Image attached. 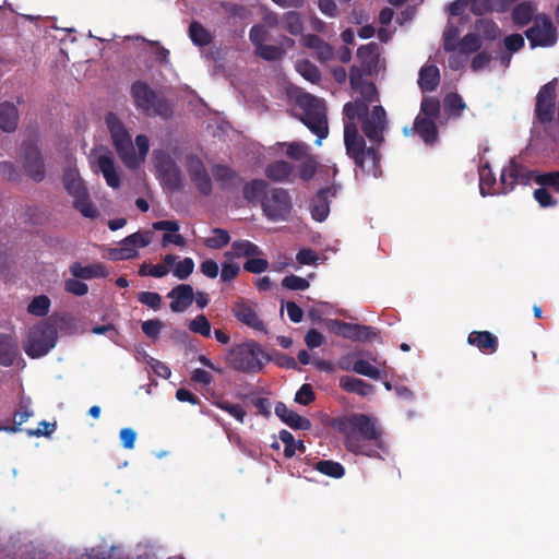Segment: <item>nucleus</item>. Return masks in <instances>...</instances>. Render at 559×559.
I'll list each match as a JSON object with an SVG mask.
<instances>
[{
	"mask_svg": "<svg viewBox=\"0 0 559 559\" xmlns=\"http://www.w3.org/2000/svg\"><path fill=\"white\" fill-rule=\"evenodd\" d=\"M331 426L343 435L346 450L355 455L374 457L382 447V431L376 420L365 414L333 418Z\"/></svg>",
	"mask_w": 559,
	"mask_h": 559,
	"instance_id": "nucleus-1",
	"label": "nucleus"
},
{
	"mask_svg": "<svg viewBox=\"0 0 559 559\" xmlns=\"http://www.w3.org/2000/svg\"><path fill=\"white\" fill-rule=\"evenodd\" d=\"M343 115L347 121L360 123L364 135L371 144L381 146L384 143L389 120L381 105H376L370 110L360 102H347L343 107Z\"/></svg>",
	"mask_w": 559,
	"mask_h": 559,
	"instance_id": "nucleus-2",
	"label": "nucleus"
},
{
	"mask_svg": "<svg viewBox=\"0 0 559 559\" xmlns=\"http://www.w3.org/2000/svg\"><path fill=\"white\" fill-rule=\"evenodd\" d=\"M344 144L346 154L354 160L356 167L364 173L378 177L381 173V154L377 145L366 146L365 135L358 131L357 123L349 122L344 118Z\"/></svg>",
	"mask_w": 559,
	"mask_h": 559,
	"instance_id": "nucleus-3",
	"label": "nucleus"
},
{
	"mask_svg": "<svg viewBox=\"0 0 559 559\" xmlns=\"http://www.w3.org/2000/svg\"><path fill=\"white\" fill-rule=\"evenodd\" d=\"M269 355L255 341H248L233 346L226 355V361L233 369L243 373H258L263 369Z\"/></svg>",
	"mask_w": 559,
	"mask_h": 559,
	"instance_id": "nucleus-4",
	"label": "nucleus"
},
{
	"mask_svg": "<svg viewBox=\"0 0 559 559\" xmlns=\"http://www.w3.org/2000/svg\"><path fill=\"white\" fill-rule=\"evenodd\" d=\"M298 105L302 109L301 122L317 135L316 143L320 145L321 141L329 135L324 102L313 95L305 94L299 97Z\"/></svg>",
	"mask_w": 559,
	"mask_h": 559,
	"instance_id": "nucleus-5",
	"label": "nucleus"
},
{
	"mask_svg": "<svg viewBox=\"0 0 559 559\" xmlns=\"http://www.w3.org/2000/svg\"><path fill=\"white\" fill-rule=\"evenodd\" d=\"M131 96L135 106L148 116L169 118L173 115V107L168 100L156 94L143 81H135L131 85Z\"/></svg>",
	"mask_w": 559,
	"mask_h": 559,
	"instance_id": "nucleus-6",
	"label": "nucleus"
},
{
	"mask_svg": "<svg viewBox=\"0 0 559 559\" xmlns=\"http://www.w3.org/2000/svg\"><path fill=\"white\" fill-rule=\"evenodd\" d=\"M58 332L53 324L41 322L28 330L23 348L31 358H40L47 355L57 343Z\"/></svg>",
	"mask_w": 559,
	"mask_h": 559,
	"instance_id": "nucleus-7",
	"label": "nucleus"
},
{
	"mask_svg": "<svg viewBox=\"0 0 559 559\" xmlns=\"http://www.w3.org/2000/svg\"><path fill=\"white\" fill-rule=\"evenodd\" d=\"M63 186L67 192L73 198V207L84 217L95 218L98 215L93 206L87 188L75 169L69 168L63 174Z\"/></svg>",
	"mask_w": 559,
	"mask_h": 559,
	"instance_id": "nucleus-8",
	"label": "nucleus"
},
{
	"mask_svg": "<svg viewBox=\"0 0 559 559\" xmlns=\"http://www.w3.org/2000/svg\"><path fill=\"white\" fill-rule=\"evenodd\" d=\"M261 209L269 221H287L293 211V200L286 189L270 188L261 200Z\"/></svg>",
	"mask_w": 559,
	"mask_h": 559,
	"instance_id": "nucleus-9",
	"label": "nucleus"
},
{
	"mask_svg": "<svg viewBox=\"0 0 559 559\" xmlns=\"http://www.w3.org/2000/svg\"><path fill=\"white\" fill-rule=\"evenodd\" d=\"M106 124L111 136L112 145L121 162L124 165L127 160L134 164L135 158L133 156V143L131 135L121 120L117 115L109 112L106 116Z\"/></svg>",
	"mask_w": 559,
	"mask_h": 559,
	"instance_id": "nucleus-10",
	"label": "nucleus"
},
{
	"mask_svg": "<svg viewBox=\"0 0 559 559\" xmlns=\"http://www.w3.org/2000/svg\"><path fill=\"white\" fill-rule=\"evenodd\" d=\"M557 80L544 84L537 95L534 108L535 120L543 124L552 122L556 112Z\"/></svg>",
	"mask_w": 559,
	"mask_h": 559,
	"instance_id": "nucleus-11",
	"label": "nucleus"
},
{
	"mask_svg": "<svg viewBox=\"0 0 559 559\" xmlns=\"http://www.w3.org/2000/svg\"><path fill=\"white\" fill-rule=\"evenodd\" d=\"M152 241L151 231H136L123 238L118 248L108 249V258L112 261L131 260L139 257L138 249L147 247Z\"/></svg>",
	"mask_w": 559,
	"mask_h": 559,
	"instance_id": "nucleus-12",
	"label": "nucleus"
},
{
	"mask_svg": "<svg viewBox=\"0 0 559 559\" xmlns=\"http://www.w3.org/2000/svg\"><path fill=\"white\" fill-rule=\"evenodd\" d=\"M525 36L532 48L549 47L557 41L556 28L551 19L545 13L535 16L534 24L525 31Z\"/></svg>",
	"mask_w": 559,
	"mask_h": 559,
	"instance_id": "nucleus-13",
	"label": "nucleus"
},
{
	"mask_svg": "<svg viewBox=\"0 0 559 559\" xmlns=\"http://www.w3.org/2000/svg\"><path fill=\"white\" fill-rule=\"evenodd\" d=\"M22 163L26 175L35 182L45 179L46 170L40 151L33 142L22 144Z\"/></svg>",
	"mask_w": 559,
	"mask_h": 559,
	"instance_id": "nucleus-14",
	"label": "nucleus"
},
{
	"mask_svg": "<svg viewBox=\"0 0 559 559\" xmlns=\"http://www.w3.org/2000/svg\"><path fill=\"white\" fill-rule=\"evenodd\" d=\"M92 164L97 166L110 188L118 189L120 187L121 178L116 167L114 154L109 148L102 146L94 156Z\"/></svg>",
	"mask_w": 559,
	"mask_h": 559,
	"instance_id": "nucleus-15",
	"label": "nucleus"
},
{
	"mask_svg": "<svg viewBox=\"0 0 559 559\" xmlns=\"http://www.w3.org/2000/svg\"><path fill=\"white\" fill-rule=\"evenodd\" d=\"M234 317L242 324L263 333H267L265 323L259 318L253 306L243 299L236 300L231 306Z\"/></svg>",
	"mask_w": 559,
	"mask_h": 559,
	"instance_id": "nucleus-16",
	"label": "nucleus"
},
{
	"mask_svg": "<svg viewBox=\"0 0 559 559\" xmlns=\"http://www.w3.org/2000/svg\"><path fill=\"white\" fill-rule=\"evenodd\" d=\"M403 133L406 136L416 133L426 144L429 145L435 144L438 140V128L436 124V120L427 117H421V115H417V117L414 120L413 127H405L403 129Z\"/></svg>",
	"mask_w": 559,
	"mask_h": 559,
	"instance_id": "nucleus-17",
	"label": "nucleus"
},
{
	"mask_svg": "<svg viewBox=\"0 0 559 559\" xmlns=\"http://www.w3.org/2000/svg\"><path fill=\"white\" fill-rule=\"evenodd\" d=\"M167 297L171 299L169 307L173 312H183L192 305L194 292L191 285L179 284L167 294Z\"/></svg>",
	"mask_w": 559,
	"mask_h": 559,
	"instance_id": "nucleus-18",
	"label": "nucleus"
},
{
	"mask_svg": "<svg viewBox=\"0 0 559 559\" xmlns=\"http://www.w3.org/2000/svg\"><path fill=\"white\" fill-rule=\"evenodd\" d=\"M335 188H323L320 189L317 194L312 198L310 203L311 216L316 222H324L330 213V200L331 195H335Z\"/></svg>",
	"mask_w": 559,
	"mask_h": 559,
	"instance_id": "nucleus-19",
	"label": "nucleus"
},
{
	"mask_svg": "<svg viewBox=\"0 0 559 559\" xmlns=\"http://www.w3.org/2000/svg\"><path fill=\"white\" fill-rule=\"evenodd\" d=\"M534 173L523 174V167L515 163L513 159L504 167L500 175V183L502 186V192L507 193L513 190L514 186L521 181L526 182L531 179V175Z\"/></svg>",
	"mask_w": 559,
	"mask_h": 559,
	"instance_id": "nucleus-20",
	"label": "nucleus"
},
{
	"mask_svg": "<svg viewBox=\"0 0 559 559\" xmlns=\"http://www.w3.org/2000/svg\"><path fill=\"white\" fill-rule=\"evenodd\" d=\"M275 415L287 426L298 430H309L311 428V421L289 409L285 403L277 402L274 408Z\"/></svg>",
	"mask_w": 559,
	"mask_h": 559,
	"instance_id": "nucleus-21",
	"label": "nucleus"
},
{
	"mask_svg": "<svg viewBox=\"0 0 559 559\" xmlns=\"http://www.w3.org/2000/svg\"><path fill=\"white\" fill-rule=\"evenodd\" d=\"M300 44L316 51L317 58L322 61H330L334 57V48L316 34H306L300 38Z\"/></svg>",
	"mask_w": 559,
	"mask_h": 559,
	"instance_id": "nucleus-22",
	"label": "nucleus"
},
{
	"mask_svg": "<svg viewBox=\"0 0 559 559\" xmlns=\"http://www.w3.org/2000/svg\"><path fill=\"white\" fill-rule=\"evenodd\" d=\"M467 343L484 354H495L498 350V337L489 331H473L467 336Z\"/></svg>",
	"mask_w": 559,
	"mask_h": 559,
	"instance_id": "nucleus-23",
	"label": "nucleus"
},
{
	"mask_svg": "<svg viewBox=\"0 0 559 559\" xmlns=\"http://www.w3.org/2000/svg\"><path fill=\"white\" fill-rule=\"evenodd\" d=\"M357 58L359 59L361 67L366 70L367 74H372L377 71L380 60L379 45L372 41L360 46L357 49Z\"/></svg>",
	"mask_w": 559,
	"mask_h": 559,
	"instance_id": "nucleus-24",
	"label": "nucleus"
},
{
	"mask_svg": "<svg viewBox=\"0 0 559 559\" xmlns=\"http://www.w3.org/2000/svg\"><path fill=\"white\" fill-rule=\"evenodd\" d=\"M265 177L273 182L292 181L294 166L283 159L270 163L264 169Z\"/></svg>",
	"mask_w": 559,
	"mask_h": 559,
	"instance_id": "nucleus-25",
	"label": "nucleus"
},
{
	"mask_svg": "<svg viewBox=\"0 0 559 559\" xmlns=\"http://www.w3.org/2000/svg\"><path fill=\"white\" fill-rule=\"evenodd\" d=\"M19 355L17 338L10 334L0 333V365L10 367Z\"/></svg>",
	"mask_w": 559,
	"mask_h": 559,
	"instance_id": "nucleus-26",
	"label": "nucleus"
},
{
	"mask_svg": "<svg viewBox=\"0 0 559 559\" xmlns=\"http://www.w3.org/2000/svg\"><path fill=\"white\" fill-rule=\"evenodd\" d=\"M537 4L534 1H522L518 3L512 11V22L518 27H524L535 20L537 15Z\"/></svg>",
	"mask_w": 559,
	"mask_h": 559,
	"instance_id": "nucleus-27",
	"label": "nucleus"
},
{
	"mask_svg": "<svg viewBox=\"0 0 559 559\" xmlns=\"http://www.w3.org/2000/svg\"><path fill=\"white\" fill-rule=\"evenodd\" d=\"M19 109L10 102L0 103V129L3 132H14L19 124Z\"/></svg>",
	"mask_w": 559,
	"mask_h": 559,
	"instance_id": "nucleus-28",
	"label": "nucleus"
},
{
	"mask_svg": "<svg viewBox=\"0 0 559 559\" xmlns=\"http://www.w3.org/2000/svg\"><path fill=\"white\" fill-rule=\"evenodd\" d=\"M269 190L267 181L264 179H252L243 186L242 194L248 203L253 205L259 203L261 205V200L267 194Z\"/></svg>",
	"mask_w": 559,
	"mask_h": 559,
	"instance_id": "nucleus-29",
	"label": "nucleus"
},
{
	"mask_svg": "<svg viewBox=\"0 0 559 559\" xmlns=\"http://www.w3.org/2000/svg\"><path fill=\"white\" fill-rule=\"evenodd\" d=\"M440 83V71L435 64L421 67L418 75V85L423 92L435 91Z\"/></svg>",
	"mask_w": 559,
	"mask_h": 559,
	"instance_id": "nucleus-30",
	"label": "nucleus"
},
{
	"mask_svg": "<svg viewBox=\"0 0 559 559\" xmlns=\"http://www.w3.org/2000/svg\"><path fill=\"white\" fill-rule=\"evenodd\" d=\"M262 250L253 242L249 240H236L231 245V250L226 251L224 257L226 259L233 258H241V257H260L262 255Z\"/></svg>",
	"mask_w": 559,
	"mask_h": 559,
	"instance_id": "nucleus-31",
	"label": "nucleus"
},
{
	"mask_svg": "<svg viewBox=\"0 0 559 559\" xmlns=\"http://www.w3.org/2000/svg\"><path fill=\"white\" fill-rule=\"evenodd\" d=\"M71 274L76 278L91 280L97 277H106L108 271L102 263L83 266L75 262L70 266Z\"/></svg>",
	"mask_w": 559,
	"mask_h": 559,
	"instance_id": "nucleus-32",
	"label": "nucleus"
},
{
	"mask_svg": "<svg viewBox=\"0 0 559 559\" xmlns=\"http://www.w3.org/2000/svg\"><path fill=\"white\" fill-rule=\"evenodd\" d=\"M340 386L346 392L356 393L360 396L373 393V386L370 383L350 376H343L340 379Z\"/></svg>",
	"mask_w": 559,
	"mask_h": 559,
	"instance_id": "nucleus-33",
	"label": "nucleus"
},
{
	"mask_svg": "<svg viewBox=\"0 0 559 559\" xmlns=\"http://www.w3.org/2000/svg\"><path fill=\"white\" fill-rule=\"evenodd\" d=\"M214 179L222 189H230L240 180L238 174L228 166L216 165L212 169Z\"/></svg>",
	"mask_w": 559,
	"mask_h": 559,
	"instance_id": "nucleus-34",
	"label": "nucleus"
},
{
	"mask_svg": "<svg viewBox=\"0 0 559 559\" xmlns=\"http://www.w3.org/2000/svg\"><path fill=\"white\" fill-rule=\"evenodd\" d=\"M475 28L479 38H484L488 41L498 39L501 35V29L498 24L490 19H479L475 22Z\"/></svg>",
	"mask_w": 559,
	"mask_h": 559,
	"instance_id": "nucleus-35",
	"label": "nucleus"
},
{
	"mask_svg": "<svg viewBox=\"0 0 559 559\" xmlns=\"http://www.w3.org/2000/svg\"><path fill=\"white\" fill-rule=\"evenodd\" d=\"M283 28L290 35H304V21L301 14L295 10L285 12L281 17Z\"/></svg>",
	"mask_w": 559,
	"mask_h": 559,
	"instance_id": "nucleus-36",
	"label": "nucleus"
},
{
	"mask_svg": "<svg viewBox=\"0 0 559 559\" xmlns=\"http://www.w3.org/2000/svg\"><path fill=\"white\" fill-rule=\"evenodd\" d=\"M33 416V412L29 409V402L21 400L19 409L13 415V426H0V431L17 432L22 429L20 426L25 423L29 417Z\"/></svg>",
	"mask_w": 559,
	"mask_h": 559,
	"instance_id": "nucleus-37",
	"label": "nucleus"
},
{
	"mask_svg": "<svg viewBox=\"0 0 559 559\" xmlns=\"http://www.w3.org/2000/svg\"><path fill=\"white\" fill-rule=\"evenodd\" d=\"M280 440L284 443V456L287 459L293 457L296 451L300 453L306 452V445L302 440L296 441L294 436L288 430H281L278 433Z\"/></svg>",
	"mask_w": 559,
	"mask_h": 559,
	"instance_id": "nucleus-38",
	"label": "nucleus"
},
{
	"mask_svg": "<svg viewBox=\"0 0 559 559\" xmlns=\"http://www.w3.org/2000/svg\"><path fill=\"white\" fill-rule=\"evenodd\" d=\"M189 37L191 41L199 47L210 45L213 39L211 33L198 21L190 23Z\"/></svg>",
	"mask_w": 559,
	"mask_h": 559,
	"instance_id": "nucleus-39",
	"label": "nucleus"
},
{
	"mask_svg": "<svg viewBox=\"0 0 559 559\" xmlns=\"http://www.w3.org/2000/svg\"><path fill=\"white\" fill-rule=\"evenodd\" d=\"M135 145L138 147V153L133 147V156L135 158L134 164L127 160L126 167L129 169H136L141 166V164L145 160L146 155L150 150V141L148 138L144 134H139L135 136Z\"/></svg>",
	"mask_w": 559,
	"mask_h": 559,
	"instance_id": "nucleus-40",
	"label": "nucleus"
},
{
	"mask_svg": "<svg viewBox=\"0 0 559 559\" xmlns=\"http://www.w3.org/2000/svg\"><path fill=\"white\" fill-rule=\"evenodd\" d=\"M313 468L321 474L335 479H340L345 475V467L341 463L332 460L318 461L313 465Z\"/></svg>",
	"mask_w": 559,
	"mask_h": 559,
	"instance_id": "nucleus-41",
	"label": "nucleus"
},
{
	"mask_svg": "<svg viewBox=\"0 0 559 559\" xmlns=\"http://www.w3.org/2000/svg\"><path fill=\"white\" fill-rule=\"evenodd\" d=\"M359 93L360 97L355 98L353 102H360L369 108L371 103L379 100V93L373 82L368 81L354 90Z\"/></svg>",
	"mask_w": 559,
	"mask_h": 559,
	"instance_id": "nucleus-42",
	"label": "nucleus"
},
{
	"mask_svg": "<svg viewBox=\"0 0 559 559\" xmlns=\"http://www.w3.org/2000/svg\"><path fill=\"white\" fill-rule=\"evenodd\" d=\"M212 237L204 240L206 248L218 250L227 246L230 241L229 233L226 229L216 227L212 229Z\"/></svg>",
	"mask_w": 559,
	"mask_h": 559,
	"instance_id": "nucleus-43",
	"label": "nucleus"
},
{
	"mask_svg": "<svg viewBox=\"0 0 559 559\" xmlns=\"http://www.w3.org/2000/svg\"><path fill=\"white\" fill-rule=\"evenodd\" d=\"M481 48V40L475 33H467L462 39H460L457 49L467 57L474 52L479 51Z\"/></svg>",
	"mask_w": 559,
	"mask_h": 559,
	"instance_id": "nucleus-44",
	"label": "nucleus"
},
{
	"mask_svg": "<svg viewBox=\"0 0 559 559\" xmlns=\"http://www.w3.org/2000/svg\"><path fill=\"white\" fill-rule=\"evenodd\" d=\"M440 114V102L437 97L424 96L418 115L437 120Z\"/></svg>",
	"mask_w": 559,
	"mask_h": 559,
	"instance_id": "nucleus-45",
	"label": "nucleus"
},
{
	"mask_svg": "<svg viewBox=\"0 0 559 559\" xmlns=\"http://www.w3.org/2000/svg\"><path fill=\"white\" fill-rule=\"evenodd\" d=\"M153 162L158 174L178 166L174 158L164 150H155L153 152Z\"/></svg>",
	"mask_w": 559,
	"mask_h": 559,
	"instance_id": "nucleus-46",
	"label": "nucleus"
},
{
	"mask_svg": "<svg viewBox=\"0 0 559 559\" xmlns=\"http://www.w3.org/2000/svg\"><path fill=\"white\" fill-rule=\"evenodd\" d=\"M216 407L222 411L228 413L233 416L237 421L243 423L247 416L246 409L240 404H234L225 400H217L213 403Z\"/></svg>",
	"mask_w": 559,
	"mask_h": 559,
	"instance_id": "nucleus-47",
	"label": "nucleus"
},
{
	"mask_svg": "<svg viewBox=\"0 0 559 559\" xmlns=\"http://www.w3.org/2000/svg\"><path fill=\"white\" fill-rule=\"evenodd\" d=\"M297 72L311 83H317L321 79L320 70L309 60H301L296 64Z\"/></svg>",
	"mask_w": 559,
	"mask_h": 559,
	"instance_id": "nucleus-48",
	"label": "nucleus"
},
{
	"mask_svg": "<svg viewBox=\"0 0 559 559\" xmlns=\"http://www.w3.org/2000/svg\"><path fill=\"white\" fill-rule=\"evenodd\" d=\"M49 308L50 299L46 295H39L29 302L27 311L36 317H45L49 312Z\"/></svg>",
	"mask_w": 559,
	"mask_h": 559,
	"instance_id": "nucleus-49",
	"label": "nucleus"
},
{
	"mask_svg": "<svg viewBox=\"0 0 559 559\" xmlns=\"http://www.w3.org/2000/svg\"><path fill=\"white\" fill-rule=\"evenodd\" d=\"M443 105L450 116H461L462 110L465 108V103L462 97L456 93L445 95Z\"/></svg>",
	"mask_w": 559,
	"mask_h": 559,
	"instance_id": "nucleus-50",
	"label": "nucleus"
},
{
	"mask_svg": "<svg viewBox=\"0 0 559 559\" xmlns=\"http://www.w3.org/2000/svg\"><path fill=\"white\" fill-rule=\"evenodd\" d=\"M159 177L171 190H179L182 186V174L178 166L159 174Z\"/></svg>",
	"mask_w": 559,
	"mask_h": 559,
	"instance_id": "nucleus-51",
	"label": "nucleus"
},
{
	"mask_svg": "<svg viewBox=\"0 0 559 559\" xmlns=\"http://www.w3.org/2000/svg\"><path fill=\"white\" fill-rule=\"evenodd\" d=\"M495 183V175L492 174L490 166L485 164L479 168V189L481 195L488 194Z\"/></svg>",
	"mask_w": 559,
	"mask_h": 559,
	"instance_id": "nucleus-52",
	"label": "nucleus"
},
{
	"mask_svg": "<svg viewBox=\"0 0 559 559\" xmlns=\"http://www.w3.org/2000/svg\"><path fill=\"white\" fill-rule=\"evenodd\" d=\"M353 370L373 380L381 379V371L365 359L356 360L353 365Z\"/></svg>",
	"mask_w": 559,
	"mask_h": 559,
	"instance_id": "nucleus-53",
	"label": "nucleus"
},
{
	"mask_svg": "<svg viewBox=\"0 0 559 559\" xmlns=\"http://www.w3.org/2000/svg\"><path fill=\"white\" fill-rule=\"evenodd\" d=\"M318 169V163L312 155L307 156L298 167V176L304 181H309L313 178Z\"/></svg>",
	"mask_w": 559,
	"mask_h": 559,
	"instance_id": "nucleus-54",
	"label": "nucleus"
},
{
	"mask_svg": "<svg viewBox=\"0 0 559 559\" xmlns=\"http://www.w3.org/2000/svg\"><path fill=\"white\" fill-rule=\"evenodd\" d=\"M257 56L265 61H276L282 59L283 57V48L278 47V45H266L259 47L255 49Z\"/></svg>",
	"mask_w": 559,
	"mask_h": 559,
	"instance_id": "nucleus-55",
	"label": "nucleus"
},
{
	"mask_svg": "<svg viewBox=\"0 0 559 559\" xmlns=\"http://www.w3.org/2000/svg\"><path fill=\"white\" fill-rule=\"evenodd\" d=\"M189 330L204 337L211 335V324L204 314L197 316L190 323Z\"/></svg>",
	"mask_w": 559,
	"mask_h": 559,
	"instance_id": "nucleus-56",
	"label": "nucleus"
},
{
	"mask_svg": "<svg viewBox=\"0 0 559 559\" xmlns=\"http://www.w3.org/2000/svg\"><path fill=\"white\" fill-rule=\"evenodd\" d=\"M191 181L195 186L197 190L202 195H210L212 193L213 187H212V180L207 171H203L202 174H199L191 178Z\"/></svg>",
	"mask_w": 559,
	"mask_h": 559,
	"instance_id": "nucleus-57",
	"label": "nucleus"
},
{
	"mask_svg": "<svg viewBox=\"0 0 559 559\" xmlns=\"http://www.w3.org/2000/svg\"><path fill=\"white\" fill-rule=\"evenodd\" d=\"M459 28L449 26L443 33V49L447 52H454L459 45Z\"/></svg>",
	"mask_w": 559,
	"mask_h": 559,
	"instance_id": "nucleus-58",
	"label": "nucleus"
},
{
	"mask_svg": "<svg viewBox=\"0 0 559 559\" xmlns=\"http://www.w3.org/2000/svg\"><path fill=\"white\" fill-rule=\"evenodd\" d=\"M295 402L308 406L316 400L313 388L309 383H304L295 394Z\"/></svg>",
	"mask_w": 559,
	"mask_h": 559,
	"instance_id": "nucleus-59",
	"label": "nucleus"
},
{
	"mask_svg": "<svg viewBox=\"0 0 559 559\" xmlns=\"http://www.w3.org/2000/svg\"><path fill=\"white\" fill-rule=\"evenodd\" d=\"M267 38L269 32L266 31L264 25L257 24L250 28L249 39L255 47V49H259V47L263 46Z\"/></svg>",
	"mask_w": 559,
	"mask_h": 559,
	"instance_id": "nucleus-60",
	"label": "nucleus"
},
{
	"mask_svg": "<svg viewBox=\"0 0 559 559\" xmlns=\"http://www.w3.org/2000/svg\"><path fill=\"white\" fill-rule=\"evenodd\" d=\"M332 330L337 334L345 338H349L354 341V335L356 331L357 324L348 323L340 320L331 321Z\"/></svg>",
	"mask_w": 559,
	"mask_h": 559,
	"instance_id": "nucleus-61",
	"label": "nucleus"
},
{
	"mask_svg": "<svg viewBox=\"0 0 559 559\" xmlns=\"http://www.w3.org/2000/svg\"><path fill=\"white\" fill-rule=\"evenodd\" d=\"M534 179L536 183L544 187H550L555 191L559 192V171L536 174Z\"/></svg>",
	"mask_w": 559,
	"mask_h": 559,
	"instance_id": "nucleus-62",
	"label": "nucleus"
},
{
	"mask_svg": "<svg viewBox=\"0 0 559 559\" xmlns=\"http://www.w3.org/2000/svg\"><path fill=\"white\" fill-rule=\"evenodd\" d=\"M282 286L289 290H305L309 288L310 284L308 280L290 274L282 280Z\"/></svg>",
	"mask_w": 559,
	"mask_h": 559,
	"instance_id": "nucleus-63",
	"label": "nucleus"
},
{
	"mask_svg": "<svg viewBox=\"0 0 559 559\" xmlns=\"http://www.w3.org/2000/svg\"><path fill=\"white\" fill-rule=\"evenodd\" d=\"M194 270V261L191 258H185L176 263L174 275L179 280H187Z\"/></svg>",
	"mask_w": 559,
	"mask_h": 559,
	"instance_id": "nucleus-64",
	"label": "nucleus"
}]
</instances>
